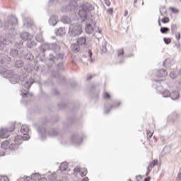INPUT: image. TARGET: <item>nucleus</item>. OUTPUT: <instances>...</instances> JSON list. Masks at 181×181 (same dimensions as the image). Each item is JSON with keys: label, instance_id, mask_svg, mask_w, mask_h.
<instances>
[{"label": "nucleus", "instance_id": "f257e3e1", "mask_svg": "<svg viewBox=\"0 0 181 181\" xmlns=\"http://www.w3.org/2000/svg\"><path fill=\"white\" fill-rule=\"evenodd\" d=\"M61 49L60 45L56 43H49V50H52L53 53H49L46 57V62L51 63L49 67L56 64L57 62H62L64 59V53L60 52Z\"/></svg>", "mask_w": 181, "mask_h": 181}, {"label": "nucleus", "instance_id": "f03ea898", "mask_svg": "<svg viewBox=\"0 0 181 181\" xmlns=\"http://www.w3.org/2000/svg\"><path fill=\"white\" fill-rule=\"evenodd\" d=\"M93 10H94V6L88 2H84L81 5L78 15L82 19V22H86L88 19V13Z\"/></svg>", "mask_w": 181, "mask_h": 181}, {"label": "nucleus", "instance_id": "7ed1b4c3", "mask_svg": "<svg viewBox=\"0 0 181 181\" xmlns=\"http://www.w3.org/2000/svg\"><path fill=\"white\" fill-rule=\"evenodd\" d=\"M25 54V48L23 47V42H17L16 45L11 47L10 49V56L13 59H16V57H21Z\"/></svg>", "mask_w": 181, "mask_h": 181}, {"label": "nucleus", "instance_id": "20e7f679", "mask_svg": "<svg viewBox=\"0 0 181 181\" xmlns=\"http://www.w3.org/2000/svg\"><path fill=\"white\" fill-rule=\"evenodd\" d=\"M0 74L4 78H9V81L10 83H12V84H16V83L19 81L18 75L16 74H13V71L12 70H6V69L1 70L0 69Z\"/></svg>", "mask_w": 181, "mask_h": 181}, {"label": "nucleus", "instance_id": "39448f33", "mask_svg": "<svg viewBox=\"0 0 181 181\" xmlns=\"http://www.w3.org/2000/svg\"><path fill=\"white\" fill-rule=\"evenodd\" d=\"M57 70H58V71L55 74H52V76L54 78H57L59 84H66V76L60 73V71H64V63L59 62L57 64Z\"/></svg>", "mask_w": 181, "mask_h": 181}, {"label": "nucleus", "instance_id": "423d86ee", "mask_svg": "<svg viewBox=\"0 0 181 181\" xmlns=\"http://www.w3.org/2000/svg\"><path fill=\"white\" fill-rule=\"evenodd\" d=\"M12 40H13V38L11 34H6V36L0 35V50L6 52V47L12 43Z\"/></svg>", "mask_w": 181, "mask_h": 181}, {"label": "nucleus", "instance_id": "0eeeda50", "mask_svg": "<svg viewBox=\"0 0 181 181\" xmlns=\"http://www.w3.org/2000/svg\"><path fill=\"white\" fill-rule=\"evenodd\" d=\"M38 132L41 136L42 141H46V134H47L48 136H51V138H54V136L59 135V131L54 129H51L47 131L45 128L38 127Z\"/></svg>", "mask_w": 181, "mask_h": 181}, {"label": "nucleus", "instance_id": "6e6552de", "mask_svg": "<svg viewBox=\"0 0 181 181\" xmlns=\"http://www.w3.org/2000/svg\"><path fill=\"white\" fill-rule=\"evenodd\" d=\"M18 139L21 140V136H17L14 138V143L9 142L8 141H4L1 143V148L6 151L7 149H10V151H15V149H18L19 145V141Z\"/></svg>", "mask_w": 181, "mask_h": 181}, {"label": "nucleus", "instance_id": "1a4fd4ad", "mask_svg": "<svg viewBox=\"0 0 181 181\" xmlns=\"http://www.w3.org/2000/svg\"><path fill=\"white\" fill-rule=\"evenodd\" d=\"M83 33V28L78 23L71 24L69 28V35L71 37H76V36H80Z\"/></svg>", "mask_w": 181, "mask_h": 181}, {"label": "nucleus", "instance_id": "9d476101", "mask_svg": "<svg viewBox=\"0 0 181 181\" xmlns=\"http://www.w3.org/2000/svg\"><path fill=\"white\" fill-rule=\"evenodd\" d=\"M18 25V18L14 16H8L7 20L4 21V27L7 30H15V26Z\"/></svg>", "mask_w": 181, "mask_h": 181}, {"label": "nucleus", "instance_id": "9b49d317", "mask_svg": "<svg viewBox=\"0 0 181 181\" xmlns=\"http://www.w3.org/2000/svg\"><path fill=\"white\" fill-rule=\"evenodd\" d=\"M83 136L73 134L71 141L74 146H80L81 144H83Z\"/></svg>", "mask_w": 181, "mask_h": 181}, {"label": "nucleus", "instance_id": "f8f14e48", "mask_svg": "<svg viewBox=\"0 0 181 181\" xmlns=\"http://www.w3.org/2000/svg\"><path fill=\"white\" fill-rule=\"evenodd\" d=\"M47 50H50V43H44L40 47V51L45 60L46 56H47V53L46 52Z\"/></svg>", "mask_w": 181, "mask_h": 181}, {"label": "nucleus", "instance_id": "ddd939ff", "mask_svg": "<svg viewBox=\"0 0 181 181\" xmlns=\"http://www.w3.org/2000/svg\"><path fill=\"white\" fill-rule=\"evenodd\" d=\"M17 125H18V123L14 122V123H11L8 127H6L5 129L1 128L0 134H6V132H13V131L16 129Z\"/></svg>", "mask_w": 181, "mask_h": 181}, {"label": "nucleus", "instance_id": "4468645a", "mask_svg": "<svg viewBox=\"0 0 181 181\" xmlns=\"http://www.w3.org/2000/svg\"><path fill=\"white\" fill-rule=\"evenodd\" d=\"M60 21L59 20V16L57 15H52L49 17L48 21L49 25L50 26H56Z\"/></svg>", "mask_w": 181, "mask_h": 181}, {"label": "nucleus", "instance_id": "2eb2a0df", "mask_svg": "<svg viewBox=\"0 0 181 181\" xmlns=\"http://www.w3.org/2000/svg\"><path fill=\"white\" fill-rule=\"evenodd\" d=\"M77 45L78 46H83V47H87V37L86 36H81L77 38Z\"/></svg>", "mask_w": 181, "mask_h": 181}, {"label": "nucleus", "instance_id": "dca6fc26", "mask_svg": "<svg viewBox=\"0 0 181 181\" xmlns=\"http://www.w3.org/2000/svg\"><path fill=\"white\" fill-rule=\"evenodd\" d=\"M116 104H117V105H109V107H110V108L109 109H107V105H105V114H109L110 112H111V110L112 109V108H118V107H119V105H121V102H119V101H117L116 102Z\"/></svg>", "mask_w": 181, "mask_h": 181}, {"label": "nucleus", "instance_id": "f3484780", "mask_svg": "<svg viewBox=\"0 0 181 181\" xmlns=\"http://www.w3.org/2000/svg\"><path fill=\"white\" fill-rule=\"evenodd\" d=\"M74 172L76 173H79L81 177H84L87 175V168H80V167H76L74 168Z\"/></svg>", "mask_w": 181, "mask_h": 181}, {"label": "nucleus", "instance_id": "a211bd4d", "mask_svg": "<svg viewBox=\"0 0 181 181\" xmlns=\"http://www.w3.org/2000/svg\"><path fill=\"white\" fill-rule=\"evenodd\" d=\"M37 45V43L35 40L30 39L25 42V46L27 47V49H35Z\"/></svg>", "mask_w": 181, "mask_h": 181}, {"label": "nucleus", "instance_id": "6ab92c4d", "mask_svg": "<svg viewBox=\"0 0 181 181\" xmlns=\"http://www.w3.org/2000/svg\"><path fill=\"white\" fill-rule=\"evenodd\" d=\"M40 179V174L35 173L31 175V177H28L26 179H24V180H27V181H39V180Z\"/></svg>", "mask_w": 181, "mask_h": 181}, {"label": "nucleus", "instance_id": "aec40b11", "mask_svg": "<svg viewBox=\"0 0 181 181\" xmlns=\"http://www.w3.org/2000/svg\"><path fill=\"white\" fill-rule=\"evenodd\" d=\"M20 37L22 39V40H25V42H28V40H30L32 39V35L28 32H23L20 34Z\"/></svg>", "mask_w": 181, "mask_h": 181}, {"label": "nucleus", "instance_id": "412c9836", "mask_svg": "<svg viewBox=\"0 0 181 181\" xmlns=\"http://www.w3.org/2000/svg\"><path fill=\"white\" fill-rule=\"evenodd\" d=\"M169 121H172V122H176L179 119V114L176 112H173L168 116Z\"/></svg>", "mask_w": 181, "mask_h": 181}, {"label": "nucleus", "instance_id": "4be33fe9", "mask_svg": "<svg viewBox=\"0 0 181 181\" xmlns=\"http://www.w3.org/2000/svg\"><path fill=\"white\" fill-rule=\"evenodd\" d=\"M76 5H77V1H76V0H71L69 4L66 6L65 12H67V11H73V9L76 8Z\"/></svg>", "mask_w": 181, "mask_h": 181}, {"label": "nucleus", "instance_id": "5701e85b", "mask_svg": "<svg viewBox=\"0 0 181 181\" xmlns=\"http://www.w3.org/2000/svg\"><path fill=\"white\" fill-rule=\"evenodd\" d=\"M24 59L25 60H26L27 62H33V60L35 59V56H33V54H32V52H28L27 54L25 52L24 50Z\"/></svg>", "mask_w": 181, "mask_h": 181}, {"label": "nucleus", "instance_id": "b1692460", "mask_svg": "<svg viewBox=\"0 0 181 181\" xmlns=\"http://www.w3.org/2000/svg\"><path fill=\"white\" fill-rule=\"evenodd\" d=\"M54 32L57 36H63L66 33V28L59 27V28H56Z\"/></svg>", "mask_w": 181, "mask_h": 181}, {"label": "nucleus", "instance_id": "393cba45", "mask_svg": "<svg viewBox=\"0 0 181 181\" xmlns=\"http://www.w3.org/2000/svg\"><path fill=\"white\" fill-rule=\"evenodd\" d=\"M180 95V93H179V91L177 90H173L172 93H170V97L173 100H178Z\"/></svg>", "mask_w": 181, "mask_h": 181}, {"label": "nucleus", "instance_id": "a878e982", "mask_svg": "<svg viewBox=\"0 0 181 181\" xmlns=\"http://www.w3.org/2000/svg\"><path fill=\"white\" fill-rule=\"evenodd\" d=\"M168 76V71L165 69H160L157 71V77L162 78V77H166Z\"/></svg>", "mask_w": 181, "mask_h": 181}, {"label": "nucleus", "instance_id": "bb28decb", "mask_svg": "<svg viewBox=\"0 0 181 181\" xmlns=\"http://www.w3.org/2000/svg\"><path fill=\"white\" fill-rule=\"evenodd\" d=\"M85 30H86V33H88V35H91V33H93V32H94V28H93L91 24L87 23L86 25Z\"/></svg>", "mask_w": 181, "mask_h": 181}, {"label": "nucleus", "instance_id": "cd10ccee", "mask_svg": "<svg viewBox=\"0 0 181 181\" xmlns=\"http://www.w3.org/2000/svg\"><path fill=\"white\" fill-rule=\"evenodd\" d=\"M71 50L75 53H78L80 52V45L78 44H72L71 45Z\"/></svg>", "mask_w": 181, "mask_h": 181}, {"label": "nucleus", "instance_id": "c85d7f7f", "mask_svg": "<svg viewBox=\"0 0 181 181\" xmlns=\"http://www.w3.org/2000/svg\"><path fill=\"white\" fill-rule=\"evenodd\" d=\"M21 132L23 134V135H26L29 132V127L26 124H23L21 128Z\"/></svg>", "mask_w": 181, "mask_h": 181}, {"label": "nucleus", "instance_id": "c756f323", "mask_svg": "<svg viewBox=\"0 0 181 181\" xmlns=\"http://www.w3.org/2000/svg\"><path fill=\"white\" fill-rule=\"evenodd\" d=\"M67 168H69V163L67 162H63L59 166V170L61 172H65V170H67Z\"/></svg>", "mask_w": 181, "mask_h": 181}, {"label": "nucleus", "instance_id": "7c9ffc66", "mask_svg": "<svg viewBox=\"0 0 181 181\" xmlns=\"http://www.w3.org/2000/svg\"><path fill=\"white\" fill-rule=\"evenodd\" d=\"M32 84H33V82L32 81L28 80L25 81V83H24V90H27L28 91H29V88H30V87H32Z\"/></svg>", "mask_w": 181, "mask_h": 181}, {"label": "nucleus", "instance_id": "2f4dec72", "mask_svg": "<svg viewBox=\"0 0 181 181\" xmlns=\"http://www.w3.org/2000/svg\"><path fill=\"white\" fill-rule=\"evenodd\" d=\"M23 64H25L23 61H22V60H17L15 62V67H16V69H21V68H22Z\"/></svg>", "mask_w": 181, "mask_h": 181}, {"label": "nucleus", "instance_id": "473e14b6", "mask_svg": "<svg viewBox=\"0 0 181 181\" xmlns=\"http://www.w3.org/2000/svg\"><path fill=\"white\" fill-rule=\"evenodd\" d=\"M72 122H76V118L75 117L68 119V124H66V126L64 125V129L69 128V127H70V125H71Z\"/></svg>", "mask_w": 181, "mask_h": 181}, {"label": "nucleus", "instance_id": "72a5a7b5", "mask_svg": "<svg viewBox=\"0 0 181 181\" xmlns=\"http://www.w3.org/2000/svg\"><path fill=\"white\" fill-rule=\"evenodd\" d=\"M160 32L163 34H166L168 32H170V28L168 27H161L160 29Z\"/></svg>", "mask_w": 181, "mask_h": 181}, {"label": "nucleus", "instance_id": "f704fd0d", "mask_svg": "<svg viewBox=\"0 0 181 181\" xmlns=\"http://www.w3.org/2000/svg\"><path fill=\"white\" fill-rule=\"evenodd\" d=\"M163 97H164V98H168V97H170V92L169 91V90H164L162 93H161Z\"/></svg>", "mask_w": 181, "mask_h": 181}, {"label": "nucleus", "instance_id": "c9c22d12", "mask_svg": "<svg viewBox=\"0 0 181 181\" xmlns=\"http://www.w3.org/2000/svg\"><path fill=\"white\" fill-rule=\"evenodd\" d=\"M18 77H19L20 81H25V80H26V78H28V74L22 73V74H21V75Z\"/></svg>", "mask_w": 181, "mask_h": 181}, {"label": "nucleus", "instance_id": "e433bc0d", "mask_svg": "<svg viewBox=\"0 0 181 181\" xmlns=\"http://www.w3.org/2000/svg\"><path fill=\"white\" fill-rule=\"evenodd\" d=\"M100 50H102V52H103V53H107V52H108V49H107V42H103V45L100 47Z\"/></svg>", "mask_w": 181, "mask_h": 181}, {"label": "nucleus", "instance_id": "4c0bfd02", "mask_svg": "<svg viewBox=\"0 0 181 181\" xmlns=\"http://www.w3.org/2000/svg\"><path fill=\"white\" fill-rule=\"evenodd\" d=\"M66 0H49L48 4L49 5H56V4H59V2H64Z\"/></svg>", "mask_w": 181, "mask_h": 181}, {"label": "nucleus", "instance_id": "58836bf2", "mask_svg": "<svg viewBox=\"0 0 181 181\" xmlns=\"http://www.w3.org/2000/svg\"><path fill=\"white\" fill-rule=\"evenodd\" d=\"M57 178V174L56 173H52L48 175V180L49 181L56 180Z\"/></svg>", "mask_w": 181, "mask_h": 181}, {"label": "nucleus", "instance_id": "ea45409f", "mask_svg": "<svg viewBox=\"0 0 181 181\" xmlns=\"http://www.w3.org/2000/svg\"><path fill=\"white\" fill-rule=\"evenodd\" d=\"M35 40H37V42H39L40 43H42V42H43V36L42 35V34H37L35 36Z\"/></svg>", "mask_w": 181, "mask_h": 181}, {"label": "nucleus", "instance_id": "a19ab883", "mask_svg": "<svg viewBox=\"0 0 181 181\" xmlns=\"http://www.w3.org/2000/svg\"><path fill=\"white\" fill-rule=\"evenodd\" d=\"M171 33L173 35H175V33H176V30H177V25L176 24H172L171 25Z\"/></svg>", "mask_w": 181, "mask_h": 181}, {"label": "nucleus", "instance_id": "79ce46f5", "mask_svg": "<svg viewBox=\"0 0 181 181\" xmlns=\"http://www.w3.org/2000/svg\"><path fill=\"white\" fill-rule=\"evenodd\" d=\"M62 22H63V23H64L65 25H67L70 23V18H69V17L66 16V17H63L62 18Z\"/></svg>", "mask_w": 181, "mask_h": 181}, {"label": "nucleus", "instance_id": "37998d69", "mask_svg": "<svg viewBox=\"0 0 181 181\" xmlns=\"http://www.w3.org/2000/svg\"><path fill=\"white\" fill-rule=\"evenodd\" d=\"M58 107L60 110H64L65 108L67 107V104L63 103V102H61L58 104Z\"/></svg>", "mask_w": 181, "mask_h": 181}, {"label": "nucleus", "instance_id": "c03bdc74", "mask_svg": "<svg viewBox=\"0 0 181 181\" xmlns=\"http://www.w3.org/2000/svg\"><path fill=\"white\" fill-rule=\"evenodd\" d=\"M88 54L90 57V63H94V59H93V51L91 49H88Z\"/></svg>", "mask_w": 181, "mask_h": 181}, {"label": "nucleus", "instance_id": "a18cd8bd", "mask_svg": "<svg viewBox=\"0 0 181 181\" xmlns=\"http://www.w3.org/2000/svg\"><path fill=\"white\" fill-rule=\"evenodd\" d=\"M52 95H59L60 94V92H59V90L57 88H52L51 90Z\"/></svg>", "mask_w": 181, "mask_h": 181}, {"label": "nucleus", "instance_id": "49530a36", "mask_svg": "<svg viewBox=\"0 0 181 181\" xmlns=\"http://www.w3.org/2000/svg\"><path fill=\"white\" fill-rule=\"evenodd\" d=\"M23 97H30V98H32L33 97V93H30L28 91L27 92H23Z\"/></svg>", "mask_w": 181, "mask_h": 181}, {"label": "nucleus", "instance_id": "de8ad7c7", "mask_svg": "<svg viewBox=\"0 0 181 181\" xmlns=\"http://www.w3.org/2000/svg\"><path fill=\"white\" fill-rule=\"evenodd\" d=\"M163 42L165 45H170V43L172 42V39H170V37H164Z\"/></svg>", "mask_w": 181, "mask_h": 181}, {"label": "nucleus", "instance_id": "09e8293b", "mask_svg": "<svg viewBox=\"0 0 181 181\" xmlns=\"http://www.w3.org/2000/svg\"><path fill=\"white\" fill-rule=\"evenodd\" d=\"M4 60H6V62L7 63H11V62H15V58L13 59H12V58H11V57L7 55L4 57Z\"/></svg>", "mask_w": 181, "mask_h": 181}, {"label": "nucleus", "instance_id": "8fccbe9b", "mask_svg": "<svg viewBox=\"0 0 181 181\" xmlns=\"http://www.w3.org/2000/svg\"><path fill=\"white\" fill-rule=\"evenodd\" d=\"M153 135V132L151 130H147V138L148 139H151Z\"/></svg>", "mask_w": 181, "mask_h": 181}, {"label": "nucleus", "instance_id": "3c124183", "mask_svg": "<svg viewBox=\"0 0 181 181\" xmlns=\"http://www.w3.org/2000/svg\"><path fill=\"white\" fill-rule=\"evenodd\" d=\"M170 11H172L173 13H179V10L175 7H170Z\"/></svg>", "mask_w": 181, "mask_h": 181}, {"label": "nucleus", "instance_id": "603ef678", "mask_svg": "<svg viewBox=\"0 0 181 181\" xmlns=\"http://www.w3.org/2000/svg\"><path fill=\"white\" fill-rule=\"evenodd\" d=\"M163 12L166 13V8H165V6H163L160 8V13L161 16H163Z\"/></svg>", "mask_w": 181, "mask_h": 181}, {"label": "nucleus", "instance_id": "864d4df0", "mask_svg": "<svg viewBox=\"0 0 181 181\" xmlns=\"http://www.w3.org/2000/svg\"><path fill=\"white\" fill-rule=\"evenodd\" d=\"M97 35H98V37H96L97 39H100L101 37H103V34L101 33V30H98L95 33V36H97Z\"/></svg>", "mask_w": 181, "mask_h": 181}, {"label": "nucleus", "instance_id": "5fc2aeb1", "mask_svg": "<svg viewBox=\"0 0 181 181\" xmlns=\"http://www.w3.org/2000/svg\"><path fill=\"white\" fill-rule=\"evenodd\" d=\"M162 23H169V18L164 17L161 19Z\"/></svg>", "mask_w": 181, "mask_h": 181}, {"label": "nucleus", "instance_id": "6e6d98bb", "mask_svg": "<svg viewBox=\"0 0 181 181\" xmlns=\"http://www.w3.org/2000/svg\"><path fill=\"white\" fill-rule=\"evenodd\" d=\"M175 37L177 40H180V32H175Z\"/></svg>", "mask_w": 181, "mask_h": 181}, {"label": "nucleus", "instance_id": "4d7b16f0", "mask_svg": "<svg viewBox=\"0 0 181 181\" xmlns=\"http://www.w3.org/2000/svg\"><path fill=\"white\" fill-rule=\"evenodd\" d=\"M170 78H173V79L176 78V77H177L176 73H175L174 71H171L170 73Z\"/></svg>", "mask_w": 181, "mask_h": 181}, {"label": "nucleus", "instance_id": "13d9d810", "mask_svg": "<svg viewBox=\"0 0 181 181\" xmlns=\"http://www.w3.org/2000/svg\"><path fill=\"white\" fill-rule=\"evenodd\" d=\"M0 181H9L8 176H0Z\"/></svg>", "mask_w": 181, "mask_h": 181}, {"label": "nucleus", "instance_id": "bf43d9fd", "mask_svg": "<svg viewBox=\"0 0 181 181\" xmlns=\"http://www.w3.org/2000/svg\"><path fill=\"white\" fill-rule=\"evenodd\" d=\"M158 165V160H153L151 163V168H155Z\"/></svg>", "mask_w": 181, "mask_h": 181}, {"label": "nucleus", "instance_id": "052dcab7", "mask_svg": "<svg viewBox=\"0 0 181 181\" xmlns=\"http://www.w3.org/2000/svg\"><path fill=\"white\" fill-rule=\"evenodd\" d=\"M117 56H124V49L117 50Z\"/></svg>", "mask_w": 181, "mask_h": 181}, {"label": "nucleus", "instance_id": "680f3d73", "mask_svg": "<svg viewBox=\"0 0 181 181\" xmlns=\"http://www.w3.org/2000/svg\"><path fill=\"white\" fill-rule=\"evenodd\" d=\"M112 12H114V9L112 8H110L107 11V13H109V15H112Z\"/></svg>", "mask_w": 181, "mask_h": 181}, {"label": "nucleus", "instance_id": "e2e57ef3", "mask_svg": "<svg viewBox=\"0 0 181 181\" xmlns=\"http://www.w3.org/2000/svg\"><path fill=\"white\" fill-rule=\"evenodd\" d=\"M104 98H111V95H110L107 92L105 93Z\"/></svg>", "mask_w": 181, "mask_h": 181}, {"label": "nucleus", "instance_id": "0e129e2a", "mask_svg": "<svg viewBox=\"0 0 181 181\" xmlns=\"http://www.w3.org/2000/svg\"><path fill=\"white\" fill-rule=\"evenodd\" d=\"M136 181H141L142 180V176L141 175L136 176Z\"/></svg>", "mask_w": 181, "mask_h": 181}, {"label": "nucleus", "instance_id": "69168bd1", "mask_svg": "<svg viewBox=\"0 0 181 181\" xmlns=\"http://www.w3.org/2000/svg\"><path fill=\"white\" fill-rule=\"evenodd\" d=\"M177 181H180L181 180V172L177 175Z\"/></svg>", "mask_w": 181, "mask_h": 181}, {"label": "nucleus", "instance_id": "338daca9", "mask_svg": "<svg viewBox=\"0 0 181 181\" xmlns=\"http://www.w3.org/2000/svg\"><path fill=\"white\" fill-rule=\"evenodd\" d=\"M38 181H47V179H46V177H40V179L38 180Z\"/></svg>", "mask_w": 181, "mask_h": 181}, {"label": "nucleus", "instance_id": "774afa93", "mask_svg": "<svg viewBox=\"0 0 181 181\" xmlns=\"http://www.w3.org/2000/svg\"><path fill=\"white\" fill-rule=\"evenodd\" d=\"M79 181H88V177H86L85 178L81 179Z\"/></svg>", "mask_w": 181, "mask_h": 181}]
</instances>
